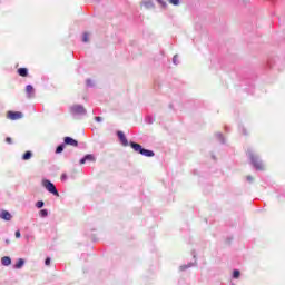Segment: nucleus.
<instances>
[{"mask_svg": "<svg viewBox=\"0 0 285 285\" xmlns=\"http://www.w3.org/2000/svg\"><path fill=\"white\" fill-rule=\"evenodd\" d=\"M129 146L135 150V153H139V155H144V157H155V151L144 149L141 145L137 142H130Z\"/></svg>", "mask_w": 285, "mask_h": 285, "instance_id": "obj_1", "label": "nucleus"}, {"mask_svg": "<svg viewBox=\"0 0 285 285\" xmlns=\"http://www.w3.org/2000/svg\"><path fill=\"white\" fill-rule=\"evenodd\" d=\"M247 155L256 170H264V164L262 163V160H259V157L255 156L252 150H248Z\"/></svg>", "mask_w": 285, "mask_h": 285, "instance_id": "obj_2", "label": "nucleus"}, {"mask_svg": "<svg viewBox=\"0 0 285 285\" xmlns=\"http://www.w3.org/2000/svg\"><path fill=\"white\" fill-rule=\"evenodd\" d=\"M42 186L48 190V193H51L52 195H56V197H59V191L57 190V187H55V184H52L50 180H42Z\"/></svg>", "mask_w": 285, "mask_h": 285, "instance_id": "obj_3", "label": "nucleus"}, {"mask_svg": "<svg viewBox=\"0 0 285 285\" xmlns=\"http://www.w3.org/2000/svg\"><path fill=\"white\" fill-rule=\"evenodd\" d=\"M70 110L72 115H86V108L81 105H73Z\"/></svg>", "mask_w": 285, "mask_h": 285, "instance_id": "obj_4", "label": "nucleus"}, {"mask_svg": "<svg viewBox=\"0 0 285 285\" xmlns=\"http://www.w3.org/2000/svg\"><path fill=\"white\" fill-rule=\"evenodd\" d=\"M8 119H11V121H17V119H23V114L21 111H9Z\"/></svg>", "mask_w": 285, "mask_h": 285, "instance_id": "obj_5", "label": "nucleus"}, {"mask_svg": "<svg viewBox=\"0 0 285 285\" xmlns=\"http://www.w3.org/2000/svg\"><path fill=\"white\" fill-rule=\"evenodd\" d=\"M0 219H4V222H10L12 219V214L8 210H0Z\"/></svg>", "mask_w": 285, "mask_h": 285, "instance_id": "obj_6", "label": "nucleus"}, {"mask_svg": "<svg viewBox=\"0 0 285 285\" xmlns=\"http://www.w3.org/2000/svg\"><path fill=\"white\" fill-rule=\"evenodd\" d=\"M117 135H118V139H119V141L122 146H128L129 145L128 144V138H126V135L124 134V131H118Z\"/></svg>", "mask_w": 285, "mask_h": 285, "instance_id": "obj_7", "label": "nucleus"}, {"mask_svg": "<svg viewBox=\"0 0 285 285\" xmlns=\"http://www.w3.org/2000/svg\"><path fill=\"white\" fill-rule=\"evenodd\" d=\"M140 6H144L146 10H153V8H155L153 0H145L140 3Z\"/></svg>", "mask_w": 285, "mask_h": 285, "instance_id": "obj_8", "label": "nucleus"}, {"mask_svg": "<svg viewBox=\"0 0 285 285\" xmlns=\"http://www.w3.org/2000/svg\"><path fill=\"white\" fill-rule=\"evenodd\" d=\"M65 144L67 146H73L75 148H77L79 146V142L77 140H75L73 138H70V137L65 138Z\"/></svg>", "mask_w": 285, "mask_h": 285, "instance_id": "obj_9", "label": "nucleus"}, {"mask_svg": "<svg viewBox=\"0 0 285 285\" xmlns=\"http://www.w3.org/2000/svg\"><path fill=\"white\" fill-rule=\"evenodd\" d=\"M26 92H27L28 99H32V97H35V87H32L31 85H28L26 87Z\"/></svg>", "mask_w": 285, "mask_h": 285, "instance_id": "obj_10", "label": "nucleus"}, {"mask_svg": "<svg viewBox=\"0 0 285 285\" xmlns=\"http://www.w3.org/2000/svg\"><path fill=\"white\" fill-rule=\"evenodd\" d=\"M1 264L2 266H10V264H12V259L9 256H3L1 258Z\"/></svg>", "mask_w": 285, "mask_h": 285, "instance_id": "obj_11", "label": "nucleus"}, {"mask_svg": "<svg viewBox=\"0 0 285 285\" xmlns=\"http://www.w3.org/2000/svg\"><path fill=\"white\" fill-rule=\"evenodd\" d=\"M86 161H95V156L86 155L83 158L80 159V164H86Z\"/></svg>", "mask_w": 285, "mask_h": 285, "instance_id": "obj_12", "label": "nucleus"}, {"mask_svg": "<svg viewBox=\"0 0 285 285\" xmlns=\"http://www.w3.org/2000/svg\"><path fill=\"white\" fill-rule=\"evenodd\" d=\"M18 73L20 75V77H28V69L20 68L18 69Z\"/></svg>", "mask_w": 285, "mask_h": 285, "instance_id": "obj_13", "label": "nucleus"}, {"mask_svg": "<svg viewBox=\"0 0 285 285\" xmlns=\"http://www.w3.org/2000/svg\"><path fill=\"white\" fill-rule=\"evenodd\" d=\"M23 264H26V261H23V258H20L14 265V268H23Z\"/></svg>", "mask_w": 285, "mask_h": 285, "instance_id": "obj_14", "label": "nucleus"}, {"mask_svg": "<svg viewBox=\"0 0 285 285\" xmlns=\"http://www.w3.org/2000/svg\"><path fill=\"white\" fill-rule=\"evenodd\" d=\"M32 158V151H26V154L22 156V159L24 161H28V159Z\"/></svg>", "mask_w": 285, "mask_h": 285, "instance_id": "obj_15", "label": "nucleus"}, {"mask_svg": "<svg viewBox=\"0 0 285 285\" xmlns=\"http://www.w3.org/2000/svg\"><path fill=\"white\" fill-rule=\"evenodd\" d=\"M187 268H193V263H189V264H187V265H181V266L179 267V271H187Z\"/></svg>", "mask_w": 285, "mask_h": 285, "instance_id": "obj_16", "label": "nucleus"}, {"mask_svg": "<svg viewBox=\"0 0 285 285\" xmlns=\"http://www.w3.org/2000/svg\"><path fill=\"white\" fill-rule=\"evenodd\" d=\"M82 41H83V43H88L90 41V35L83 33Z\"/></svg>", "mask_w": 285, "mask_h": 285, "instance_id": "obj_17", "label": "nucleus"}, {"mask_svg": "<svg viewBox=\"0 0 285 285\" xmlns=\"http://www.w3.org/2000/svg\"><path fill=\"white\" fill-rule=\"evenodd\" d=\"M239 275H242V273L239 272V269H235L234 273H233L234 279H238Z\"/></svg>", "mask_w": 285, "mask_h": 285, "instance_id": "obj_18", "label": "nucleus"}, {"mask_svg": "<svg viewBox=\"0 0 285 285\" xmlns=\"http://www.w3.org/2000/svg\"><path fill=\"white\" fill-rule=\"evenodd\" d=\"M171 6H179L181 0H168Z\"/></svg>", "mask_w": 285, "mask_h": 285, "instance_id": "obj_19", "label": "nucleus"}, {"mask_svg": "<svg viewBox=\"0 0 285 285\" xmlns=\"http://www.w3.org/2000/svg\"><path fill=\"white\" fill-rule=\"evenodd\" d=\"M39 215L40 217H46L48 215V209H41Z\"/></svg>", "mask_w": 285, "mask_h": 285, "instance_id": "obj_20", "label": "nucleus"}, {"mask_svg": "<svg viewBox=\"0 0 285 285\" xmlns=\"http://www.w3.org/2000/svg\"><path fill=\"white\" fill-rule=\"evenodd\" d=\"M56 153L57 154L63 153V145L58 146L57 149H56Z\"/></svg>", "mask_w": 285, "mask_h": 285, "instance_id": "obj_21", "label": "nucleus"}, {"mask_svg": "<svg viewBox=\"0 0 285 285\" xmlns=\"http://www.w3.org/2000/svg\"><path fill=\"white\" fill-rule=\"evenodd\" d=\"M37 208H43V200H39L36 204Z\"/></svg>", "mask_w": 285, "mask_h": 285, "instance_id": "obj_22", "label": "nucleus"}, {"mask_svg": "<svg viewBox=\"0 0 285 285\" xmlns=\"http://www.w3.org/2000/svg\"><path fill=\"white\" fill-rule=\"evenodd\" d=\"M243 6H248L250 3V0H238Z\"/></svg>", "mask_w": 285, "mask_h": 285, "instance_id": "obj_23", "label": "nucleus"}, {"mask_svg": "<svg viewBox=\"0 0 285 285\" xmlns=\"http://www.w3.org/2000/svg\"><path fill=\"white\" fill-rule=\"evenodd\" d=\"M178 57L179 56L175 55L174 58H173V63H175V66H177V63H178V61H177Z\"/></svg>", "mask_w": 285, "mask_h": 285, "instance_id": "obj_24", "label": "nucleus"}, {"mask_svg": "<svg viewBox=\"0 0 285 285\" xmlns=\"http://www.w3.org/2000/svg\"><path fill=\"white\" fill-rule=\"evenodd\" d=\"M216 137L222 140V144H224V136L222 134H217Z\"/></svg>", "mask_w": 285, "mask_h": 285, "instance_id": "obj_25", "label": "nucleus"}, {"mask_svg": "<svg viewBox=\"0 0 285 285\" xmlns=\"http://www.w3.org/2000/svg\"><path fill=\"white\" fill-rule=\"evenodd\" d=\"M16 238H17V239L21 238V232H20V230H17V232H16Z\"/></svg>", "mask_w": 285, "mask_h": 285, "instance_id": "obj_26", "label": "nucleus"}, {"mask_svg": "<svg viewBox=\"0 0 285 285\" xmlns=\"http://www.w3.org/2000/svg\"><path fill=\"white\" fill-rule=\"evenodd\" d=\"M66 179H68V176L66 174L61 175V181H66Z\"/></svg>", "mask_w": 285, "mask_h": 285, "instance_id": "obj_27", "label": "nucleus"}, {"mask_svg": "<svg viewBox=\"0 0 285 285\" xmlns=\"http://www.w3.org/2000/svg\"><path fill=\"white\" fill-rule=\"evenodd\" d=\"M46 266H50V257H47L45 261Z\"/></svg>", "mask_w": 285, "mask_h": 285, "instance_id": "obj_28", "label": "nucleus"}, {"mask_svg": "<svg viewBox=\"0 0 285 285\" xmlns=\"http://www.w3.org/2000/svg\"><path fill=\"white\" fill-rule=\"evenodd\" d=\"M6 141H7V144H12V138L7 137V138H6Z\"/></svg>", "mask_w": 285, "mask_h": 285, "instance_id": "obj_29", "label": "nucleus"}, {"mask_svg": "<svg viewBox=\"0 0 285 285\" xmlns=\"http://www.w3.org/2000/svg\"><path fill=\"white\" fill-rule=\"evenodd\" d=\"M87 86H92V80L88 79L87 80Z\"/></svg>", "mask_w": 285, "mask_h": 285, "instance_id": "obj_30", "label": "nucleus"}, {"mask_svg": "<svg viewBox=\"0 0 285 285\" xmlns=\"http://www.w3.org/2000/svg\"><path fill=\"white\" fill-rule=\"evenodd\" d=\"M95 120L96 121H102V118L98 116V117L95 118Z\"/></svg>", "mask_w": 285, "mask_h": 285, "instance_id": "obj_31", "label": "nucleus"}, {"mask_svg": "<svg viewBox=\"0 0 285 285\" xmlns=\"http://www.w3.org/2000/svg\"><path fill=\"white\" fill-rule=\"evenodd\" d=\"M247 181H253V177L252 176H247Z\"/></svg>", "mask_w": 285, "mask_h": 285, "instance_id": "obj_32", "label": "nucleus"}, {"mask_svg": "<svg viewBox=\"0 0 285 285\" xmlns=\"http://www.w3.org/2000/svg\"><path fill=\"white\" fill-rule=\"evenodd\" d=\"M7 242V244H10V240H6Z\"/></svg>", "mask_w": 285, "mask_h": 285, "instance_id": "obj_33", "label": "nucleus"}]
</instances>
